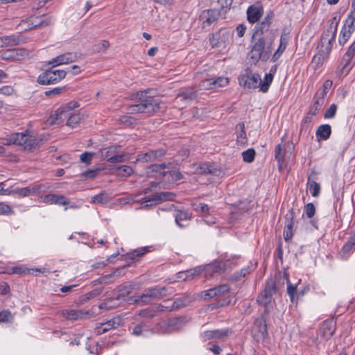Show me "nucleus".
Here are the masks:
<instances>
[{"mask_svg": "<svg viewBox=\"0 0 355 355\" xmlns=\"http://www.w3.org/2000/svg\"><path fill=\"white\" fill-rule=\"evenodd\" d=\"M338 24V21L336 17L329 21V28L322 35L320 44L318 46L319 53L312 60L313 67L315 70L320 68L327 59L333 46Z\"/></svg>", "mask_w": 355, "mask_h": 355, "instance_id": "obj_1", "label": "nucleus"}, {"mask_svg": "<svg viewBox=\"0 0 355 355\" xmlns=\"http://www.w3.org/2000/svg\"><path fill=\"white\" fill-rule=\"evenodd\" d=\"M151 89L140 91L137 92V97L139 98L138 104L132 105L128 107V113H147L153 114L157 112L160 107V100L153 98L150 93Z\"/></svg>", "mask_w": 355, "mask_h": 355, "instance_id": "obj_2", "label": "nucleus"}, {"mask_svg": "<svg viewBox=\"0 0 355 355\" xmlns=\"http://www.w3.org/2000/svg\"><path fill=\"white\" fill-rule=\"evenodd\" d=\"M3 144L5 145H18L21 146L24 149L32 151L40 146L42 142V138H36L33 135H31L26 132H15L6 135L3 139Z\"/></svg>", "mask_w": 355, "mask_h": 355, "instance_id": "obj_3", "label": "nucleus"}, {"mask_svg": "<svg viewBox=\"0 0 355 355\" xmlns=\"http://www.w3.org/2000/svg\"><path fill=\"white\" fill-rule=\"evenodd\" d=\"M170 294H171V292H168V288L165 286H155L146 288L141 295L135 297H130L128 301H132L133 303L144 305L149 304L152 300L161 299Z\"/></svg>", "mask_w": 355, "mask_h": 355, "instance_id": "obj_4", "label": "nucleus"}, {"mask_svg": "<svg viewBox=\"0 0 355 355\" xmlns=\"http://www.w3.org/2000/svg\"><path fill=\"white\" fill-rule=\"evenodd\" d=\"M271 51L272 41L266 40L264 37H261L252 46L250 57L254 63L259 60L266 61L269 59Z\"/></svg>", "mask_w": 355, "mask_h": 355, "instance_id": "obj_5", "label": "nucleus"}, {"mask_svg": "<svg viewBox=\"0 0 355 355\" xmlns=\"http://www.w3.org/2000/svg\"><path fill=\"white\" fill-rule=\"evenodd\" d=\"M151 191H152L151 188H150V187L143 189L142 191L139 192L135 196V199L133 200L134 201H140L141 204L146 203L143 207V208L147 209L148 207L153 206V205H155L163 200H171L175 197V194L173 193L160 192V193H155L148 197H144V198H141V200L136 199V198L137 196H139V195H142V194L146 195L148 193L150 192Z\"/></svg>", "mask_w": 355, "mask_h": 355, "instance_id": "obj_6", "label": "nucleus"}, {"mask_svg": "<svg viewBox=\"0 0 355 355\" xmlns=\"http://www.w3.org/2000/svg\"><path fill=\"white\" fill-rule=\"evenodd\" d=\"M66 75L65 71L54 69L52 67L38 76L37 82L43 85L56 84L64 78Z\"/></svg>", "mask_w": 355, "mask_h": 355, "instance_id": "obj_7", "label": "nucleus"}, {"mask_svg": "<svg viewBox=\"0 0 355 355\" xmlns=\"http://www.w3.org/2000/svg\"><path fill=\"white\" fill-rule=\"evenodd\" d=\"M220 269L221 267L219 265H209L205 268L199 266L188 270L180 272L178 273V278L182 279L183 280L193 279L197 275H200V273L203 270L205 271L206 277L208 275L212 276L214 273L218 272Z\"/></svg>", "mask_w": 355, "mask_h": 355, "instance_id": "obj_8", "label": "nucleus"}, {"mask_svg": "<svg viewBox=\"0 0 355 355\" xmlns=\"http://www.w3.org/2000/svg\"><path fill=\"white\" fill-rule=\"evenodd\" d=\"M239 83L243 87L256 89L259 87L261 77L258 73L252 72L250 68H246L239 76Z\"/></svg>", "mask_w": 355, "mask_h": 355, "instance_id": "obj_9", "label": "nucleus"}, {"mask_svg": "<svg viewBox=\"0 0 355 355\" xmlns=\"http://www.w3.org/2000/svg\"><path fill=\"white\" fill-rule=\"evenodd\" d=\"M232 33L227 29H220L214 33L209 38V42L213 48L225 49L231 42Z\"/></svg>", "mask_w": 355, "mask_h": 355, "instance_id": "obj_10", "label": "nucleus"}, {"mask_svg": "<svg viewBox=\"0 0 355 355\" xmlns=\"http://www.w3.org/2000/svg\"><path fill=\"white\" fill-rule=\"evenodd\" d=\"M277 288L275 281L273 279H268L266 282L263 291L259 295L257 299V302L265 307L270 304L272 300V296L275 294Z\"/></svg>", "mask_w": 355, "mask_h": 355, "instance_id": "obj_11", "label": "nucleus"}, {"mask_svg": "<svg viewBox=\"0 0 355 355\" xmlns=\"http://www.w3.org/2000/svg\"><path fill=\"white\" fill-rule=\"evenodd\" d=\"M336 329V322L333 319L324 320L318 329L315 342H317L319 338L324 340H329L334 335Z\"/></svg>", "mask_w": 355, "mask_h": 355, "instance_id": "obj_12", "label": "nucleus"}, {"mask_svg": "<svg viewBox=\"0 0 355 355\" xmlns=\"http://www.w3.org/2000/svg\"><path fill=\"white\" fill-rule=\"evenodd\" d=\"M46 190V187L45 185L42 184H34L32 187H27L10 191L8 194L17 195L18 197H26L33 194L44 193Z\"/></svg>", "mask_w": 355, "mask_h": 355, "instance_id": "obj_13", "label": "nucleus"}, {"mask_svg": "<svg viewBox=\"0 0 355 355\" xmlns=\"http://www.w3.org/2000/svg\"><path fill=\"white\" fill-rule=\"evenodd\" d=\"M28 55V51L26 49H8L1 52V57L3 60L10 61L22 60Z\"/></svg>", "mask_w": 355, "mask_h": 355, "instance_id": "obj_14", "label": "nucleus"}, {"mask_svg": "<svg viewBox=\"0 0 355 355\" xmlns=\"http://www.w3.org/2000/svg\"><path fill=\"white\" fill-rule=\"evenodd\" d=\"M230 83L229 78L226 77H218L216 78H208L202 80L199 87L201 89L208 90L227 86Z\"/></svg>", "mask_w": 355, "mask_h": 355, "instance_id": "obj_15", "label": "nucleus"}, {"mask_svg": "<svg viewBox=\"0 0 355 355\" xmlns=\"http://www.w3.org/2000/svg\"><path fill=\"white\" fill-rule=\"evenodd\" d=\"M275 14L272 11L270 10L267 12V15L265 16V17L263 19L261 23H258L254 29V33L252 34V38L254 39L256 36V35H263L265 33H266L269 28L270 27V25L274 19Z\"/></svg>", "mask_w": 355, "mask_h": 355, "instance_id": "obj_16", "label": "nucleus"}, {"mask_svg": "<svg viewBox=\"0 0 355 355\" xmlns=\"http://www.w3.org/2000/svg\"><path fill=\"white\" fill-rule=\"evenodd\" d=\"M169 163L161 164H152L147 168L146 174L149 177H155L159 179H166Z\"/></svg>", "mask_w": 355, "mask_h": 355, "instance_id": "obj_17", "label": "nucleus"}, {"mask_svg": "<svg viewBox=\"0 0 355 355\" xmlns=\"http://www.w3.org/2000/svg\"><path fill=\"white\" fill-rule=\"evenodd\" d=\"M26 42V38L21 35H11L0 37V48L17 46Z\"/></svg>", "mask_w": 355, "mask_h": 355, "instance_id": "obj_18", "label": "nucleus"}, {"mask_svg": "<svg viewBox=\"0 0 355 355\" xmlns=\"http://www.w3.org/2000/svg\"><path fill=\"white\" fill-rule=\"evenodd\" d=\"M78 59L77 54L75 53L68 52L57 56L49 62V64L53 65V67L60 64H69L76 61Z\"/></svg>", "mask_w": 355, "mask_h": 355, "instance_id": "obj_19", "label": "nucleus"}, {"mask_svg": "<svg viewBox=\"0 0 355 355\" xmlns=\"http://www.w3.org/2000/svg\"><path fill=\"white\" fill-rule=\"evenodd\" d=\"M196 91L193 88H187L178 94L175 98V101L178 103H182V104L186 106L187 104L196 99Z\"/></svg>", "mask_w": 355, "mask_h": 355, "instance_id": "obj_20", "label": "nucleus"}, {"mask_svg": "<svg viewBox=\"0 0 355 355\" xmlns=\"http://www.w3.org/2000/svg\"><path fill=\"white\" fill-rule=\"evenodd\" d=\"M173 217L176 225L182 228L188 226L191 219V214L186 211L175 209L173 212Z\"/></svg>", "mask_w": 355, "mask_h": 355, "instance_id": "obj_21", "label": "nucleus"}, {"mask_svg": "<svg viewBox=\"0 0 355 355\" xmlns=\"http://www.w3.org/2000/svg\"><path fill=\"white\" fill-rule=\"evenodd\" d=\"M43 202L46 204H55L58 205L67 206L70 203L69 200L63 195L54 193L47 194L44 197Z\"/></svg>", "mask_w": 355, "mask_h": 355, "instance_id": "obj_22", "label": "nucleus"}, {"mask_svg": "<svg viewBox=\"0 0 355 355\" xmlns=\"http://www.w3.org/2000/svg\"><path fill=\"white\" fill-rule=\"evenodd\" d=\"M166 153L164 149H157L154 150H150L146 153L141 154L138 156L137 161L141 162H153L157 158L162 157Z\"/></svg>", "mask_w": 355, "mask_h": 355, "instance_id": "obj_23", "label": "nucleus"}, {"mask_svg": "<svg viewBox=\"0 0 355 355\" xmlns=\"http://www.w3.org/2000/svg\"><path fill=\"white\" fill-rule=\"evenodd\" d=\"M355 64V59L347 56L345 54L343 56L340 64L338 68V73L340 76H347L349 71L352 69Z\"/></svg>", "mask_w": 355, "mask_h": 355, "instance_id": "obj_24", "label": "nucleus"}, {"mask_svg": "<svg viewBox=\"0 0 355 355\" xmlns=\"http://www.w3.org/2000/svg\"><path fill=\"white\" fill-rule=\"evenodd\" d=\"M79 107L78 103L76 101H71L66 104L65 105L60 107L58 109V113L60 114V119H61V123L67 119L69 118L70 115L72 114L73 110L76 107Z\"/></svg>", "mask_w": 355, "mask_h": 355, "instance_id": "obj_25", "label": "nucleus"}, {"mask_svg": "<svg viewBox=\"0 0 355 355\" xmlns=\"http://www.w3.org/2000/svg\"><path fill=\"white\" fill-rule=\"evenodd\" d=\"M355 251V232L349 236L348 241L344 244L340 251V254L343 259L348 257Z\"/></svg>", "mask_w": 355, "mask_h": 355, "instance_id": "obj_26", "label": "nucleus"}, {"mask_svg": "<svg viewBox=\"0 0 355 355\" xmlns=\"http://www.w3.org/2000/svg\"><path fill=\"white\" fill-rule=\"evenodd\" d=\"M220 12L217 9L203 10L200 16L201 20L207 25H211L220 17Z\"/></svg>", "mask_w": 355, "mask_h": 355, "instance_id": "obj_27", "label": "nucleus"}, {"mask_svg": "<svg viewBox=\"0 0 355 355\" xmlns=\"http://www.w3.org/2000/svg\"><path fill=\"white\" fill-rule=\"evenodd\" d=\"M133 288H134V285H132V284H130V285H127V286L121 285V286H118L114 291V292H115V291L117 292V295L116 296H113V299L116 300H120L122 299L124 300H126V299H125V297H128L132 293V291ZM130 298V297H128L127 299V301L128 302V303L134 304L132 301H128V300Z\"/></svg>", "mask_w": 355, "mask_h": 355, "instance_id": "obj_28", "label": "nucleus"}, {"mask_svg": "<svg viewBox=\"0 0 355 355\" xmlns=\"http://www.w3.org/2000/svg\"><path fill=\"white\" fill-rule=\"evenodd\" d=\"M263 14V8L259 6H250L247 10L248 20L253 24L257 22Z\"/></svg>", "mask_w": 355, "mask_h": 355, "instance_id": "obj_29", "label": "nucleus"}, {"mask_svg": "<svg viewBox=\"0 0 355 355\" xmlns=\"http://www.w3.org/2000/svg\"><path fill=\"white\" fill-rule=\"evenodd\" d=\"M89 311L83 310H64L62 315L67 320H74L86 318L89 315Z\"/></svg>", "mask_w": 355, "mask_h": 355, "instance_id": "obj_30", "label": "nucleus"}, {"mask_svg": "<svg viewBox=\"0 0 355 355\" xmlns=\"http://www.w3.org/2000/svg\"><path fill=\"white\" fill-rule=\"evenodd\" d=\"M198 171L200 173L202 174H211L216 176H219L221 173V171L219 168L209 162L202 164L198 168Z\"/></svg>", "mask_w": 355, "mask_h": 355, "instance_id": "obj_31", "label": "nucleus"}, {"mask_svg": "<svg viewBox=\"0 0 355 355\" xmlns=\"http://www.w3.org/2000/svg\"><path fill=\"white\" fill-rule=\"evenodd\" d=\"M227 330L206 331L202 334V337L205 341L213 338H221L227 336Z\"/></svg>", "mask_w": 355, "mask_h": 355, "instance_id": "obj_32", "label": "nucleus"}, {"mask_svg": "<svg viewBox=\"0 0 355 355\" xmlns=\"http://www.w3.org/2000/svg\"><path fill=\"white\" fill-rule=\"evenodd\" d=\"M331 134V128L330 125L324 124L320 125L315 132V135L318 137H320L321 139L327 140L329 138Z\"/></svg>", "mask_w": 355, "mask_h": 355, "instance_id": "obj_33", "label": "nucleus"}, {"mask_svg": "<svg viewBox=\"0 0 355 355\" xmlns=\"http://www.w3.org/2000/svg\"><path fill=\"white\" fill-rule=\"evenodd\" d=\"M185 324V318L184 317H179V318H171L168 320L167 326L171 330H179L181 329Z\"/></svg>", "mask_w": 355, "mask_h": 355, "instance_id": "obj_34", "label": "nucleus"}, {"mask_svg": "<svg viewBox=\"0 0 355 355\" xmlns=\"http://www.w3.org/2000/svg\"><path fill=\"white\" fill-rule=\"evenodd\" d=\"M324 100L315 95L313 98V103L309 107V113L312 116H315L321 109Z\"/></svg>", "mask_w": 355, "mask_h": 355, "instance_id": "obj_35", "label": "nucleus"}, {"mask_svg": "<svg viewBox=\"0 0 355 355\" xmlns=\"http://www.w3.org/2000/svg\"><path fill=\"white\" fill-rule=\"evenodd\" d=\"M182 178L183 175H182V173L178 171L173 170L172 164L169 163L166 180L168 182H177L178 180H182Z\"/></svg>", "mask_w": 355, "mask_h": 355, "instance_id": "obj_36", "label": "nucleus"}, {"mask_svg": "<svg viewBox=\"0 0 355 355\" xmlns=\"http://www.w3.org/2000/svg\"><path fill=\"white\" fill-rule=\"evenodd\" d=\"M287 293L293 302L298 299L299 295H302L304 294L303 292L298 293L297 291V285L291 284L288 279H287Z\"/></svg>", "mask_w": 355, "mask_h": 355, "instance_id": "obj_37", "label": "nucleus"}, {"mask_svg": "<svg viewBox=\"0 0 355 355\" xmlns=\"http://www.w3.org/2000/svg\"><path fill=\"white\" fill-rule=\"evenodd\" d=\"M237 141L240 144H245L247 141L245 125L243 123H239L236 127Z\"/></svg>", "mask_w": 355, "mask_h": 355, "instance_id": "obj_38", "label": "nucleus"}, {"mask_svg": "<svg viewBox=\"0 0 355 355\" xmlns=\"http://www.w3.org/2000/svg\"><path fill=\"white\" fill-rule=\"evenodd\" d=\"M120 147L118 146H111L101 150V157L102 159L108 160V158L118 153Z\"/></svg>", "mask_w": 355, "mask_h": 355, "instance_id": "obj_39", "label": "nucleus"}, {"mask_svg": "<svg viewBox=\"0 0 355 355\" xmlns=\"http://www.w3.org/2000/svg\"><path fill=\"white\" fill-rule=\"evenodd\" d=\"M255 324L256 328L257 329V331L260 334V336L263 338L266 337L268 335V331L266 320L263 318H260L256 321Z\"/></svg>", "mask_w": 355, "mask_h": 355, "instance_id": "obj_40", "label": "nucleus"}, {"mask_svg": "<svg viewBox=\"0 0 355 355\" xmlns=\"http://www.w3.org/2000/svg\"><path fill=\"white\" fill-rule=\"evenodd\" d=\"M307 185L309 188L310 193L313 197H318L320 193V185L314 180L308 178Z\"/></svg>", "mask_w": 355, "mask_h": 355, "instance_id": "obj_41", "label": "nucleus"}, {"mask_svg": "<svg viewBox=\"0 0 355 355\" xmlns=\"http://www.w3.org/2000/svg\"><path fill=\"white\" fill-rule=\"evenodd\" d=\"M103 288H96L90 292H88L85 295L80 297V302L85 303L89 301V300L98 296L103 291Z\"/></svg>", "mask_w": 355, "mask_h": 355, "instance_id": "obj_42", "label": "nucleus"}, {"mask_svg": "<svg viewBox=\"0 0 355 355\" xmlns=\"http://www.w3.org/2000/svg\"><path fill=\"white\" fill-rule=\"evenodd\" d=\"M272 79L273 76L271 73H266L264 77V80L262 81L261 80V83L259 84L260 90L263 92H267Z\"/></svg>", "mask_w": 355, "mask_h": 355, "instance_id": "obj_43", "label": "nucleus"}, {"mask_svg": "<svg viewBox=\"0 0 355 355\" xmlns=\"http://www.w3.org/2000/svg\"><path fill=\"white\" fill-rule=\"evenodd\" d=\"M333 82L331 80H327L324 81L322 89L318 90L317 93L315 94V96L321 98L324 100V96L327 95L331 87H332Z\"/></svg>", "mask_w": 355, "mask_h": 355, "instance_id": "obj_44", "label": "nucleus"}, {"mask_svg": "<svg viewBox=\"0 0 355 355\" xmlns=\"http://www.w3.org/2000/svg\"><path fill=\"white\" fill-rule=\"evenodd\" d=\"M81 119L82 116L80 115L79 113L72 112V114L70 115L69 118L67 121V125L73 128L76 127L77 124H78Z\"/></svg>", "mask_w": 355, "mask_h": 355, "instance_id": "obj_45", "label": "nucleus"}, {"mask_svg": "<svg viewBox=\"0 0 355 355\" xmlns=\"http://www.w3.org/2000/svg\"><path fill=\"white\" fill-rule=\"evenodd\" d=\"M343 27H346V29L354 32L355 30V12H352L347 18L345 24Z\"/></svg>", "mask_w": 355, "mask_h": 355, "instance_id": "obj_46", "label": "nucleus"}, {"mask_svg": "<svg viewBox=\"0 0 355 355\" xmlns=\"http://www.w3.org/2000/svg\"><path fill=\"white\" fill-rule=\"evenodd\" d=\"M293 225L294 223H285V227L284 230V238L286 242L291 240L293 236Z\"/></svg>", "mask_w": 355, "mask_h": 355, "instance_id": "obj_47", "label": "nucleus"}, {"mask_svg": "<svg viewBox=\"0 0 355 355\" xmlns=\"http://www.w3.org/2000/svg\"><path fill=\"white\" fill-rule=\"evenodd\" d=\"M352 33L353 32L346 29V27H343L338 39L339 44L344 45L350 37Z\"/></svg>", "mask_w": 355, "mask_h": 355, "instance_id": "obj_48", "label": "nucleus"}, {"mask_svg": "<svg viewBox=\"0 0 355 355\" xmlns=\"http://www.w3.org/2000/svg\"><path fill=\"white\" fill-rule=\"evenodd\" d=\"M116 170L118 171L117 175L121 177H128L133 173V170L130 166H121L117 167Z\"/></svg>", "mask_w": 355, "mask_h": 355, "instance_id": "obj_49", "label": "nucleus"}, {"mask_svg": "<svg viewBox=\"0 0 355 355\" xmlns=\"http://www.w3.org/2000/svg\"><path fill=\"white\" fill-rule=\"evenodd\" d=\"M147 252H148L147 248H143L135 250L132 252L128 253L127 257L128 259H130L132 260H135L136 259L145 254Z\"/></svg>", "mask_w": 355, "mask_h": 355, "instance_id": "obj_50", "label": "nucleus"}, {"mask_svg": "<svg viewBox=\"0 0 355 355\" xmlns=\"http://www.w3.org/2000/svg\"><path fill=\"white\" fill-rule=\"evenodd\" d=\"M255 150L253 148H249L242 153V157L244 162L251 163L254 161L255 157Z\"/></svg>", "mask_w": 355, "mask_h": 355, "instance_id": "obj_51", "label": "nucleus"}, {"mask_svg": "<svg viewBox=\"0 0 355 355\" xmlns=\"http://www.w3.org/2000/svg\"><path fill=\"white\" fill-rule=\"evenodd\" d=\"M275 159L278 162L279 167V168H281L282 166V163L284 161V155L282 154V148L281 144H278L275 147Z\"/></svg>", "mask_w": 355, "mask_h": 355, "instance_id": "obj_52", "label": "nucleus"}, {"mask_svg": "<svg viewBox=\"0 0 355 355\" xmlns=\"http://www.w3.org/2000/svg\"><path fill=\"white\" fill-rule=\"evenodd\" d=\"M13 320L11 312L8 310H4L0 312V322H9Z\"/></svg>", "mask_w": 355, "mask_h": 355, "instance_id": "obj_53", "label": "nucleus"}, {"mask_svg": "<svg viewBox=\"0 0 355 355\" xmlns=\"http://www.w3.org/2000/svg\"><path fill=\"white\" fill-rule=\"evenodd\" d=\"M107 198L105 197V193H101L98 195H96L92 198L91 202L94 204H101L103 205L107 202Z\"/></svg>", "mask_w": 355, "mask_h": 355, "instance_id": "obj_54", "label": "nucleus"}, {"mask_svg": "<svg viewBox=\"0 0 355 355\" xmlns=\"http://www.w3.org/2000/svg\"><path fill=\"white\" fill-rule=\"evenodd\" d=\"M66 89L65 87H55L52 89L47 90L45 92V95L47 96H53L59 95Z\"/></svg>", "mask_w": 355, "mask_h": 355, "instance_id": "obj_55", "label": "nucleus"}, {"mask_svg": "<svg viewBox=\"0 0 355 355\" xmlns=\"http://www.w3.org/2000/svg\"><path fill=\"white\" fill-rule=\"evenodd\" d=\"M337 110V105L336 104H331L327 109L324 114L325 119H331L336 115Z\"/></svg>", "mask_w": 355, "mask_h": 355, "instance_id": "obj_56", "label": "nucleus"}, {"mask_svg": "<svg viewBox=\"0 0 355 355\" xmlns=\"http://www.w3.org/2000/svg\"><path fill=\"white\" fill-rule=\"evenodd\" d=\"M49 122L51 125L60 124L61 119H60V114L58 113V109L51 114L49 119Z\"/></svg>", "mask_w": 355, "mask_h": 355, "instance_id": "obj_57", "label": "nucleus"}, {"mask_svg": "<svg viewBox=\"0 0 355 355\" xmlns=\"http://www.w3.org/2000/svg\"><path fill=\"white\" fill-rule=\"evenodd\" d=\"M216 293V296H220L230 291V286L227 284H222L218 286L214 287Z\"/></svg>", "mask_w": 355, "mask_h": 355, "instance_id": "obj_58", "label": "nucleus"}, {"mask_svg": "<svg viewBox=\"0 0 355 355\" xmlns=\"http://www.w3.org/2000/svg\"><path fill=\"white\" fill-rule=\"evenodd\" d=\"M304 211H305L306 216L308 218H311L314 216V214L315 213V207L313 203H308L305 206Z\"/></svg>", "mask_w": 355, "mask_h": 355, "instance_id": "obj_59", "label": "nucleus"}, {"mask_svg": "<svg viewBox=\"0 0 355 355\" xmlns=\"http://www.w3.org/2000/svg\"><path fill=\"white\" fill-rule=\"evenodd\" d=\"M94 154V153L85 152L80 157V161L83 163L86 164L87 165L89 164L92 159Z\"/></svg>", "mask_w": 355, "mask_h": 355, "instance_id": "obj_60", "label": "nucleus"}, {"mask_svg": "<svg viewBox=\"0 0 355 355\" xmlns=\"http://www.w3.org/2000/svg\"><path fill=\"white\" fill-rule=\"evenodd\" d=\"M14 213L12 207L6 204L0 203V214H12Z\"/></svg>", "mask_w": 355, "mask_h": 355, "instance_id": "obj_61", "label": "nucleus"}, {"mask_svg": "<svg viewBox=\"0 0 355 355\" xmlns=\"http://www.w3.org/2000/svg\"><path fill=\"white\" fill-rule=\"evenodd\" d=\"M105 327H107V331L115 329L119 325V319H112L103 323Z\"/></svg>", "mask_w": 355, "mask_h": 355, "instance_id": "obj_62", "label": "nucleus"}, {"mask_svg": "<svg viewBox=\"0 0 355 355\" xmlns=\"http://www.w3.org/2000/svg\"><path fill=\"white\" fill-rule=\"evenodd\" d=\"M195 209L197 211L203 214L204 216H207L209 215V207L206 204L200 203Z\"/></svg>", "mask_w": 355, "mask_h": 355, "instance_id": "obj_63", "label": "nucleus"}, {"mask_svg": "<svg viewBox=\"0 0 355 355\" xmlns=\"http://www.w3.org/2000/svg\"><path fill=\"white\" fill-rule=\"evenodd\" d=\"M345 55L355 59V41L350 45Z\"/></svg>", "mask_w": 355, "mask_h": 355, "instance_id": "obj_64", "label": "nucleus"}]
</instances>
